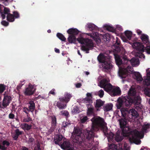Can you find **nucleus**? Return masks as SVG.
<instances>
[{"mask_svg":"<svg viewBox=\"0 0 150 150\" xmlns=\"http://www.w3.org/2000/svg\"><path fill=\"white\" fill-rule=\"evenodd\" d=\"M92 122L91 129L86 130L82 133V131L79 128L74 129L72 133V141L74 142L79 144L81 143L84 141L86 137L88 140L92 141L94 136V131L100 129L102 130L105 135L108 137V141H110L113 137V134L111 132L107 133L108 129L106 124L104 122L103 119L99 116L95 117L91 120Z\"/></svg>","mask_w":150,"mask_h":150,"instance_id":"1","label":"nucleus"},{"mask_svg":"<svg viewBox=\"0 0 150 150\" xmlns=\"http://www.w3.org/2000/svg\"><path fill=\"white\" fill-rule=\"evenodd\" d=\"M115 58L116 64L117 66H120L122 64L130 66V64L132 66H136L139 65L140 63L138 58H133L129 60L125 54L122 55V56L115 54Z\"/></svg>","mask_w":150,"mask_h":150,"instance_id":"2","label":"nucleus"},{"mask_svg":"<svg viewBox=\"0 0 150 150\" xmlns=\"http://www.w3.org/2000/svg\"><path fill=\"white\" fill-rule=\"evenodd\" d=\"M133 98L129 96L119 98L117 101L116 105L117 109H120L123 105L128 106L131 105L133 103L135 105H138L140 103L137 102L136 99Z\"/></svg>","mask_w":150,"mask_h":150,"instance_id":"3","label":"nucleus"},{"mask_svg":"<svg viewBox=\"0 0 150 150\" xmlns=\"http://www.w3.org/2000/svg\"><path fill=\"white\" fill-rule=\"evenodd\" d=\"M77 40L80 43L84 44L81 47L82 50L86 51V53H89V50L93 49V44L92 41L88 38L80 37L77 38Z\"/></svg>","mask_w":150,"mask_h":150,"instance_id":"4","label":"nucleus"},{"mask_svg":"<svg viewBox=\"0 0 150 150\" xmlns=\"http://www.w3.org/2000/svg\"><path fill=\"white\" fill-rule=\"evenodd\" d=\"M123 137H128L129 140L131 143H134L137 144H139L141 143V141L138 139H136L134 135L132 133H129V134L128 136H124L123 134V132L122 131V132H121L119 130L117 132L115 137V139L117 142L121 141L123 139Z\"/></svg>","mask_w":150,"mask_h":150,"instance_id":"5","label":"nucleus"},{"mask_svg":"<svg viewBox=\"0 0 150 150\" xmlns=\"http://www.w3.org/2000/svg\"><path fill=\"white\" fill-rule=\"evenodd\" d=\"M123 119L122 118L119 120V122L120 127L123 132V134L124 136H128L129 134V133H132L134 134L133 130H131V129L129 127L127 123V120L125 119L127 118V117H124Z\"/></svg>","mask_w":150,"mask_h":150,"instance_id":"6","label":"nucleus"},{"mask_svg":"<svg viewBox=\"0 0 150 150\" xmlns=\"http://www.w3.org/2000/svg\"><path fill=\"white\" fill-rule=\"evenodd\" d=\"M132 66H120L119 67L118 74L121 78H125L129 74L133 72Z\"/></svg>","mask_w":150,"mask_h":150,"instance_id":"7","label":"nucleus"},{"mask_svg":"<svg viewBox=\"0 0 150 150\" xmlns=\"http://www.w3.org/2000/svg\"><path fill=\"white\" fill-rule=\"evenodd\" d=\"M120 111L123 117H127L130 118L131 117L132 118H135L137 117L139 115L137 111L134 109H130L128 112L126 109L122 108L120 109Z\"/></svg>","mask_w":150,"mask_h":150,"instance_id":"8","label":"nucleus"},{"mask_svg":"<svg viewBox=\"0 0 150 150\" xmlns=\"http://www.w3.org/2000/svg\"><path fill=\"white\" fill-rule=\"evenodd\" d=\"M150 128V124L145 123L142 127V130L141 132H139L137 130H133V133L135 139L140 140L139 139L143 138L144 132H146L147 129Z\"/></svg>","mask_w":150,"mask_h":150,"instance_id":"9","label":"nucleus"},{"mask_svg":"<svg viewBox=\"0 0 150 150\" xmlns=\"http://www.w3.org/2000/svg\"><path fill=\"white\" fill-rule=\"evenodd\" d=\"M109 81L108 79H103L100 81L98 85L101 88H103L105 91L110 94L113 86L109 83Z\"/></svg>","mask_w":150,"mask_h":150,"instance_id":"10","label":"nucleus"},{"mask_svg":"<svg viewBox=\"0 0 150 150\" xmlns=\"http://www.w3.org/2000/svg\"><path fill=\"white\" fill-rule=\"evenodd\" d=\"M109 150H129V147L128 145L125 143L122 148V145L120 144L117 145L112 144L108 145Z\"/></svg>","mask_w":150,"mask_h":150,"instance_id":"11","label":"nucleus"},{"mask_svg":"<svg viewBox=\"0 0 150 150\" xmlns=\"http://www.w3.org/2000/svg\"><path fill=\"white\" fill-rule=\"evenodd\" d=\"M97 59L100 63H103L105 66H113L110 59L103 54H99Z\"/></svg>","mask_w":150,"mask_h":150,"instance_id":"12","label":"nucleus"},{"mask_svg":"<svg viewBox=\"0 0 150 150\" xmlns=\"http://www.w3.org/2000/svg\"><path fill=\"white\" fill-rule=\"evenodd\" d=\"M128 96L131 97L134 99H136L137 100V103H140L141 98L139 95L137 94L136 90L134 87L133 86H132L129 89L128 93Z\"/></svg>","mask_w":150,"mask_h":150,"instance_id":"13","label":"nucleus"},{"mask_svg":"<svg viewBox=\"0 0 150 150\" xmlns=\"http://www.w3.org/2000/svg\"><path fill=\"white\" fill-rule=\"evenodd\" d=\"M132 46L137 52H144V46L141 42H134L132 45Z\"/></svg>","mask_w":150,"mask_h":150,"instance_id":"14","label":"nucleus"},{"mask_svg":"<svg viewBox=\"0 0 150 150\" xmlns=\"http://www.w3.org/2000/svg\"><path fill=\"white\" fill-rule=\"evenodd\" d=\"M35 91L33 86L31 84H29L28 87L27 88L24 92L25 95L29 96L33 94Z\"/></svg>","mask_w":150,"mask_h":150,"instance_id":"15","label":"nucleus"},{"mask_svg":"<svg viewBox=\"0 0 150 150\" xmlns=\"http://www.w3.org/2000/svg\"><path fill=\"white\" fill-rule=\"evenodd\" d=\"M146 76L144 77L143 83L146 86L150 85V68L146 70Z\"/></svg>","mask_w":150,"mask_h":150,"instance_id":"16","label":"nucleus"},{"mask_svg":"<svg viewBox=\"0 0 150 150\" xmlns=\"http://www.w3.org/2000/svg\"><path fill=\"white\" fill-rule=\"evenodd\" d=\"M61 147L64 149L67 150H74L73 147L70 144L68 141H64L62 144L60 145Z\"/></svg>","mask_w":150,"mask_h":150,"instance_id":"17","label":"nucleus"},{"mask_svg":"<svg viewBox=\"0 0 150 150\" xmlns=\"http://www.w3.org/2000/svg\"><path fill=\"white\" fill-rule=\"evenodd\" d=\"M121 90L120 88L118 87L113 86L110 95L112 96H115L117 95H120Z\"/></svg>","mask_w":150,"mask_h":150,"instance_id":"18","label":"nucleus"},{"mask_svg":"<svg viewBox=\"0 0 150 150\" xmlns=\"http://www.w3.org/2000/svg\"><path fill=\"white\" fill-rule=\"evenodd\" d=\"M11 100V98L8 96H5L3 100L2 106L4 108H6L8 106Z\"/></svg>","mask_w":150,"mask_h":150,"instance_id":"19","label":"nucleus"},{"mask_svg":"<svg viewBox=\"0 0 150 150\" xmlns=\"http://www.w3.org/2000/svg\"><path fill=\"white\" fill-rule=\"evenodd\" d=\"M92 98L91 94L90 93H88L86 94V97L83 99L82 101L83 103H89V104H91L93 103L91 99Z\"/></svg>","mask_w":150,"mask_h":150,"instance_id":"20","label":"nucleus"},{"mask_svg":"<svg viewBox=\"0 0 150 150\" xmlns=\"http://www.w3.org/2000/svg\"><path fill=\"white\" fill-rule=\"evenodd\" d=\"M104 103V101L100 99L97 100L94 103L95 107L97 110H99L100 107L102 106Z\"/></svg>","mask_w":150,"mask_h":150,"instance_id":"21","label":"nucleus"},{"mask_svg":"<svg viewBox=\"0 0 150 150\" xmlns=\"http://www.w3.org/2000/svg\"><path fill=\"white\" fill-rule=\"evenodd\" d=\"M10 144L9 142L7 140L4 141L2 145L0 144V150H7L8 147Z\"/></svg>","mask_w":150,"mask_h":150,"instance_id":"22","label":"nucleus"},{"mask_svg":"<svg viewBox=\"0 0 150 150\" xmlns=\"http://www.w3.org/2000/svg\"><path fill=\"white\" fill-rule=\"evenodd\" d=\"M140 38L143 42L144 44H146V45L149 44V37L147 35L144 34H142Z\"/></svg>","mask_w":150,"mask_h":150,"instance_id":"23","label":"nucleus"},{"mask_svg":"<svg viewBox=\"0 0 150 150\" xmlns=\"http://www.w3.org/2000/svg\"><path fill=\"white\" fill-rule=\"evenodd\" d=\"M67 32L70 35H75L78 34L79 31L76 28H71L68 29Z\"/></svg>","mask_w":150,"mask_h":150,"instance_id":"24","label":"nucleus"},{"mask_svg":"<svg viewBox=\"0 0 150 150\" xmlns=\"http://www.w3.org/2000/svg\"><path fill=\"white\" fill-rule=\"evenodd\" d=\"M67 40L70 43H75L76 42V38L75 36L73 35H69Z\"/></svg>","mask_w":150,"mask_h":150,"instance_id":"25","label":"nucleus"},{"mask_svg":"<svg viewBox=\"0 0 150 150\" xmlns=\"http://www.w3.org/2000/svg\"><path fill=\"white\" fill-rule=\"evenodd\" d=\"M10 9L8 8L4 7V11L1 14V17L2 19H4L5 18V14L8 15L10 13Z\"/></svg>","mask_w":150,"mask_h":150,"instance_id":"26","label":"nucleus"},{"mask_svg":"<svg viewBox=\"0 0 150 150\" xmlns=\"http://www.w3.org/2000/svg\"><path fill=\"white\" fill-rule=\"evenodd\" d=\"M134 78L137 81L140 82L142 81V79L140 74L138 72H135L134 74Z\"/></svg>","mask_w":150,"mask_h":150,"instance_id":"27","label":"nucleus"},{"mask_svg":"<svg viewBox=\"0 0 150 150\" xmlns=\"http://www.w3.org/2000/svg\"><path fill=\"white\" fill-rule=\"evenodd\" d=\"M20 127L24 130H28L31 128V125H29L27 124L23 123L20 125Z\"/></svg>","mask_w":150,"mask_h":150,"instance_id":"28","label":"nucleus"},{"mask_svg":"<svg viewBox=\"0 0 150 150\" xmlns=\"http://www.w3.org/2000/svg\"><path fill=\"white\" fill-rule=\"evenodd\" d=\"M116 42L114 45L115 47L118 50H120L121 45L120 40L117 37L116 38Z\"/></svg>","mask_w":150,"mask_h":150,"instance_id":"29","label":"nucleus"},{"mask_svg":"<svg viewBox=\"0 0 150 150\" xmlns=\"http://www.w3.org/2000/svg\"><path fill=\"white\" fill-rule=\"evenodd\" d=\"M112 104L111 103L108 104L103 107V109L105 111H108L112 109Z\"/></svg>","mask_w":150,"mask_h":150,"instance_id":"30","label":"nucleus"},{"mask_svg":"<svg viewBox=\"0 0 150 150\" xmlns=\"http://www.w3.org/2000/svg\"><path fill=\"white\" fill-rule=\"evenodd\" d=\"M87 27L90 30H96L97 29V27L94 24L89 23L87 24Z\"/></svg>","mask_w":150,"mask_h":150,"instance_id":"31","label":"nucleus"},{"mask_svg":"<svg viewBox=\"0 0 150 150\" xmlns=\"http://www.w3.org/2000/svg\"><path fill=\"white\" fill-rule=\"evenodd\" d=\"M110 38V35L108 33H106L103 35L102 39L104 41H109Z\"/></svg>","mask_w":150,"mask_h":150,"instance_id":"32","label":"nucleus"},{"mask_svg":"<svg viewBox=\"0 0 150 150\" xmlns=\"http://www.w3.org/2000/svg\"><path fill=\"white\" fill-rule=\"evenodd\" d=\"M28 107L30 110L32 112H33L35 108V103L33 101H31L29 102Z\"/></svg>","mask_w":150,"mask_h":150,"instance_id":"33","label":"nucleus"},{"mask_svg":"<svg viewBox=\"0 0 150 150\" xmlns=\"http://www.w3.org/2000/svg\"><path fill=\"white\" fill-rule=\"evenodd\" d=\"M7 19L9 22H13L15 20V18L13 15L11 13L9 14L7 16Z\"/></svg>","mask_w":150,"mask_h":150,"instance_id":"34","label":"nucleus"},{"mask_svg":"<svg viewBox=\"0 0 150 150\" xmlns=\"http://www.w3.org/2000/svg\"><path fill=\"white\" fill-rule=\"evenodd\" d=\"M57 106L59 109H64L67 106L66 104H62L60 102H57Z\"/></svg>","mask_w":150,"mask_h":150,"instance_id":"35","label":"nucleus"},{"mask_svg":"<svg viewBox=\"0 0 150 150\" xmlns=\"http://www.w3.org/2000/svg\"><path fill=\"white\" fill-rule=\"evenodd\" d=\"M57 36L62 41H65L66 40V38L61 33H57Z\"/></svg>","mask_w":150,"mask_h":150,"instance_id":"36","label":"nucleus"},{"mask_svg":"<svg viewBox=\"0 0 150 150\" xmlns=\"http://www.w3.org/2000/svg\"><path fill=\"white\" fill-rule=\"evenodd\" d=\"M56 119L54 117H52V129H54L55 128L56 125Z\"/></svg>","mask_w":150,"mask_h":150,"instance_id":"37","label":"nucleus"},{"mask_svg":"<svg viewBox=\"0 0 150 150\" xmlns=\"http://www.w3.org/2000/svg\"><path fill=\"white\" fill-rule=\"evenodd\" d=\"M104 27L108 31L110 32H114L115 31V29L113 27L108 25L107 24H105L104 26Z\"/></svg>","mask_w":150,"mask_h":150,"instance_id":"38","label":"nucleus"},{"mask_svg":"<svg viewBox=\"0 0 150 150\" xmlns=\"http://www.w3.org/2000/svg\"><path fill=\"white\" fill-rule=\"evenodd\" d=\"M142 52L141 51L137 52L136 54V55L139 57L140 58H145V56L144 55V54H143V52Z\"/></svg>","mask_w":150,"mask_h":150,"instance_id":"39","label":"nucleus"},{"mask_svg":"<svg viewBox=\"0 0 150 150\" xmlns=\"http://www.w3.org/2000/svg\"><path fill=\"white\" fill-rule=\"evenodd\" d=\"M125 35L127 38L129 40H130L132 34V32L126 30L125 32Z\"/></svg>","mask_w":150,"mask_h":150,"instance_id":"40","label":"nucleus"},{"mask_svg":"<svg viewBox=\"0 0 150 150\" xmlns=\"http://www.w3.org/2000/svg\"><path fill=\"white\" fill-rule=\"evenodd\" d=\"M64 97L67 101V103L69 101V99L72 97V96L69 93H66L64 94Z\"/></svg>","mask_w":150,"mask_h":150,"instance_id":"41","label":"nucleus"},{"mask_svg":"<svg viewBox=\"0 0 150 150\" xmlns=\"http://www.w3.org/2000/svg\"><path fill=\"white\" fill-rule=\"evenodd\" d=\"M97 95H98L100 98H102L104 95V92L102 89L100 90L96 93Z\"/></svg>","mask_w":150,"mask_h":150,"instance_id":"42","label":"nucleus"},{"mask_svg":"<svg viewBox=\"0 0 150 150\" xmlns=\"http://www.w3.org/2000/svg\"><path fill=\"white\" fill-rule=\"evenodd\" d=\"M81 111V110L79 109V108L77 106L75 107L72 112L73 113L75 114L79 113Z\"/></svg>","mask_w":150,"mask_h":150,"instance_id":"43","label":"nucleus"},{"mask_svg":"<svg viewBox=\"0 0 150 150\" xmlns=\"http://www.w3.org/2000/svg\"><path fill=\"white\" fill-rule=\"evenodd\" d=\"M90 104H86V105L88 108L87 113L89 115L92 113L93 112V108H89L90 106H91Z\"/></svg>","mask_w":150,"mask_h":150,"instance_id":"44","label":"nucleus"},{"mask_svg":"<svg viewBox=\"0 0 150 150\" xmlns=\"http://www.w3.org/2000/svg\"><path fill=\"white\" fill-rule=\"evenodd\" d=\"M147 45H146V47L144 46V50H146V51L147 54H150V46Z\"/></svg>","mask_w":150,"mask_h":150,"instance_id":"45","label":"nucleus"},{"mask_svg":"<svg viewBox=\"0 0 150 150\" xmlns=\"http://www.w3.org/2000/svg\"><path fill=\"white\" fill-rule=\"evenodd\" d=\"M0 1L5 6H7L9 4V0H0Z\"/></svg>","mask_w":150,"mask_h":150,"instance_id":"46","label":"nucleus"},{"mask_svg":"<svg viewBox=\"0 0 150 150\" xmlns=\"http://www.w3.org/2000/svg\"><path fill=\"white\" fill-rule=\"evenodd\" d=\"M87 117L85 116L81 118V123H84L87 121Z\"/></svg>","mask_w":150,"mask_h":150,"instance_id":"47","label":"nucleus"},{"mask_svg":"<svg viewBox=\"0 0 150 150\" xmlns=\"http://www.w3.org/2000/svg\"><path fill=\"white\" fill-rule=\"evenodd\" d=\"M62 138L63 137L62 135H56L54 139H57L58 141H60L62 140Z\"/></svg>","mask_w":150,"mask_h":150,"instance_id":"48","label":"nucleus"},{"mask_svg":"<svg viewBox=\"0 0 150 150\" xmlns=\"http://www.w3.org/2000/svg\"><path fill=\"white\" fill-rule=\"evenodd\" d=\"M14 16V18H18L20 16L18 13L16 11H14L13 12V14Z\"/></svg>","mask_w":150,"mask_h":150,"instance_id":"49","label":"nucleus"},{"mask_svg":"<svg viewBox=\"0 0 150 150\" xmlns=\"http://www.w3.org/2000/svg\"><path fill=\"white\" fill-rule=\"evenodd\" d=\"M61 115L65 116H68L69 115V112L67 111H61Z\"/></svg>","mask_w":150,"mask_h":150,"instance_id":"50","label":"nucleus"},{"mask_svg":"<svg viewBox=\"0 0 150 150\" xmlns=\"http://www.w3.org/2000/svg\"><path fill=\"white\" fill-rule=\"evenodd\" d=\"M103 70L104 71H105L106 72L108 71L109 70V69H110V66H103Z\"/></svg>","mask_w":150,"mask_h":150,"instance_id":"51","label":"nucleus"},{"mask_svg":"<svg viewBox=\"0 0 150 150\" xmlns=\"http://www.w3.org/2000/svg\"><path fill=\"white\" fill-rule=\"evenodd\" d=\"M34 150H41L40 148L39 144H38L35 145Z\"/></svg>","mask_w":150,"mask_h":150,"instance_id":"52","label":"nucleus"},{"mask_svg":"<svg viewBox=\"0 0 150 150\" xmlns=\"http://www.w3.org/2000/svg\"><path fill=\"white\" fill-rule=\"evenodd\" d=\"M1 23L2 24L5 26H7L8 24L9 23L7 21H3L1 22Z\"/></svg>","mask_w":150,"mask_h":150,"instance_id":"53","label":"nucleus"},{"mask_svg":"<svg viewBox=\"0 0 150 150\" xmlns=\"http://www.w3.org/2000/svg\"><path fill=\"white\" fill-rule=\"evenodd\" d=\"M15 132L16 134L18 136L20 134H21L22 133V132L20 131L18 129H16V130Z\"/></svg>","mask_w":150,"mask_h":150,"instance_id":"54","label":"nucleus"},{"mask_svg":"<svg viewBox=\"0 0 150 150\" xmlns=\"http://www.w3.org/2000/svg\"><path fill=\"white\" fill-rule=\"evenodd\" d=\"M23 111L25 112L26 114H28V112L29 111H30V110H29L28 109V108H24L23 109Z\"/></svg>","mask_w":150,"mask_h":150,"instance_id":"55","label":"nucleus"},{"mask_svg":"<svg viewBox=\"0 0 150 150\" xmlns=\"http://www.w3.org/2000/svg\"><path fill=\"white\" fill-rule=\"evenodd\" d=\"M59 100L61 101L62 102L63 101H65L67 103V101L66 100V99L64 97H61L59 98Z\"/></svg>","mask_w":150,"mask_h":150,"instance_id":"56","label":"nucleus"},{"mask_svg":"<svg viewBox=\"0 0 150 150\" xmlns=\"http://www.w3.org/2000/svg\"><path fill=\"white\" fill-rule=\"evenodd\" d=\"M14 117V115L12 113H10L9 115V117L10 119H13Z\"/></svg>","mask_w":150,"mask_h":150,"instance_id":"57","label":"nucleus"},{"mask_svg":"<svg viewBox=\"0 0 150 150\" xmlns=\"http://www.w3.org/2000/svg\"><path fill=\"white\" fill-rule=\"evenodd\" d=\"M32 120V119L29 117H28L25 119V121L26 122L31 121Z\"/></svg>","mask_w":150,"mask_h":150,"instance_id":"58","label":"nucleus"},{"mask_svg":"<svg viewBox=\"0 0 150 150\" xmlns=\"http://www.w3.org/2000/svg\"><path fill=\"white\" fill-rule=\"evenodd\" d=\"M55 89H53L52 90H51L49 93V94H52L53 95H55V92H54Z\"/></svg>","mask_w":150,"mask_h":150,"instance_id":"59","label":"nucleus"},{"mask_svg":"<svg viewBox=\"0 0 150 150\" xmlns=\"http://www.w3.org/2000/svg\"><path fill=\"white\" fill-rule=\"evenodd\" d=\"M116 28L117 30H118L120 31H121L122 30H123L121 26L119 25H118L117 26Z\"/></svg>","mask_w":150,"mask_h":150,"instance_id":"60","label":"nucleus"},{"mask_svg":"<svg viewBox=\"0 0 150 150\" xmlns=\"http://www.w3.org/2000/svg\"><path fill=\"white\" fill-rule=\"evenodd\" d=\"M18 135L17 134H13L12 137L15 140H16L18 137Z\"/></svg>","mask_w":150,"mask_h":150,"instance_id":"61","label":"nucleus"},{"mask_svg":"<svg viewBox=\"0 0 150 150\" xmlns=\"http://www.w3.org/2000/svg\"><path fill=\"white\" fill-rule=\"evenodd\" d=\"M70 124L69 123L68 124L67 122H64L62 123V125L64 127H66L68 125H70Z\"/></svg>","mask_w":150,"mask_h":150,"instance_id":"62","label":"nucleus"},{"mask_svg":"<svg viewBox=\"0 0 150 150\" xmlns=\"http://www.w3.org/2000/svg\"><path fill=\"white\" fill-rule=\"evenodd\" d=\"M81 86V83H78L75 84V86L77 88H79Z\"/></svg>","mask_w":150,"mask_h":150,"instance_id":"63","label":"nucleus"},{"mask_svg":"<svg viewBox=\"0 0 150 150\" xmlns=\"http://www.w3.org/2000/svg\"><path fill=\"white\" fill-rule=\"evenodd\" d=\"M136 32L138 35H140L142 33V31L139 29H138L137 30Z\"/></svg>","mask_w":150,"mask_h":150,"instance_id":"64","label":"nucleus"}]
</instances>
